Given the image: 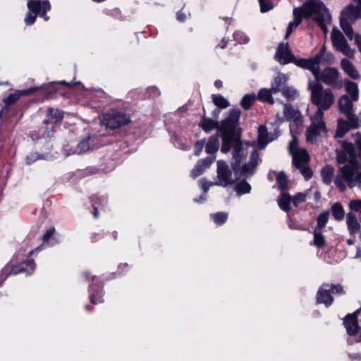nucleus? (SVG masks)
<instances>
[{
  "instance_id": "e2e57ef3",
  "label": "nucleus",
  "mask_w": 361,
  "mask_h": 361,
  "mask_svg": "<svg viewBox=\"0 0 361 361\" xmlns=\"http://www.w3.org/2000/svg\"><path fill=\"white\" fill-rule=\"evenodd\" d=\"M54 129L53 126H51V127H48L47 128L46 132H44V130H40V137H44V138L50 137L54 135Z\"/></svg>"
},
{
  "instance_id": "13d9d810",
  "label": "nucleus",
  "mask_w": 361,
  "mask_h": 361,
  "mask_svg": "<svg viewBox=\"0 0 361 361\" xmlns=\"http://www.w3.org/2000/svg\"><path fill=\"white\" fill-rule=\"evenodd\" d=\"M330 212L329 211H324L317 217V226H325L328 221Z\"/></svg>"
},
{
  "instance_id": "39448f33",
  "label": "nucleus",
  "mask_w": 361,
  "mask_h": 361,
  "mask_svg": "<svg viewBox=\"0 0 361 361\" xmlns=\"http://www.w3.org/2000/svg\"><path fill=\"white\" fill-rule=\"evenodd\" d=\"M232 147H233V161L231 163V166L233 169L238 172L241 167V164L247 154V148L243 147L240 139L235 137V135L222 134L221 152L227 153Z\"/></svg>"
},
{
  "instance_id": "423d86ee",
  "label": "nucleus",
  "mask_w": 361,
  "mask_h": 361,
  "mask_svg": "<svg viewBox=\"0 0 361 361\" xmlns=\"http://www.w3.org/2000/svg\"><path fill=\"white\" fill-rule=\"evenodd\" d=\"M298 140L295 135H293L288 145V152L293 157L294 166L300 170L306 180L312 176V173L308 166L309 155L306 149L298 147Z\"/></svg>"
},
{
  "instance_id": "f8f14e48",
  "label": "nucleus",
  "mask_w": 361,
  "mask_h": 361,
  "mask_svg": "<svg viewBox=\"0 0 361 361\" xmlns=\"http://www.w3.org/2000/svg\"><path fill=\"white\" fill-rule=\"evenodd\" d=\"M130 121L129 117L125 113L113 110L104 116L102 123L109 128L115 129L128 124Z\"/></svg>"
},
{
  "instance_id": "c9c22d12",
  "label": "nucleus",
  "mask_w": 361,
  "mask_h": 361,
  "mask_svg": "<svg viewBox=\"0 0 361 361\" xmlns=\"http://www.w3.org/2000/svg\"><path fill=\"white\" fill-rule=\"evenodd\" d=\"M219 148L218 136H211L206 144V152L210 154H214Z\"/></svg>"
},
{
  "instance_id": "6e6d98bb",
  "label": "nucleus",
  "mask_w": 361,
  "mask_h": 361,
  "mask_svg": "<svg viewBox=\"0 0 361 361\" xmlns=\"http://www.w3.org/2000/svg\"><path fill=\"white\" fill-rule=\"evenodd\" d=\"M234 39L240 44H246L248 42L247 37L245 33L237 31L233 33Z\"/></svg>"
},
{
  "instance_id": "4be33fe9",
  "label": "nucleus",
  "mask_w": 361,
  "mask_h": 361,
  "mask_svg": "<svg viewBox=\"0 0 361 361\" xmlns=\"http://www.w3.org/2000/svg\"><path fill=\"white\" fill-rule=\"evenodd\" d=\"M39 87H30L26 90H17L14 93L10 94L7 97L4 98L3 102L5 106H7L11 104L15 103L18 101L20 97L25 95H31L34 94Z\"/></svg>"
},
{
  "instance_id": "603ef678",
  "label": "nucleus",
  "mask_w": 361,
  "mask_h": 361,
  "mask_svg": "<svg viewBox=\"0 0 361 361\" xmlns=\"http://www.w3.org/2000/svg\"><path fill=\"white\" fill-rule=\"evenodd\" d=\"M211 218L216 224H224L228 219V214L226 212H217L211 214Z\"/></svg>"
},
{
  "instance_id": "1a4fd4ad",
  "label": "nucleus",
  "mask_w": 361,
  "mask_h": 361,
  "mask_svg": "<svg viewBox=\"0 0 361 361\" xmlns=\"http://www.w3.org/2000/svg\"><path fill=\"white\" fill-rule=\"evenodd\" d=\"M360 322L361 323V307L352 313H348L343 318L342 324L349 337L353 338L359 333Z\"/></svg>"
},
{
  "instance_id": "5fc2aeb1",
  "label": "nucleus",
  "mask_w": 361,
  "mask_h": 361,
  "mask_svg": "<svg viewBox=\"0 0 361 361\" xmlns=\"http://www.w3.org/2000/svg\"><path fill=\"white\" fill-rule=\"evenodd\" d=\"M258 1L262 13L267 12L274 8L273 3L271 0H258Z\"/></svg>"
},
{
  "instance_id": "09e8293b",
  "label": "nucleus",
  "mask_w": 361,
  "mask_h": 361,
  "mask_svg": "<svg viewBox=\"0 0 361 361\" xmlns=\"http://www.w3.org/2000/svg\"><path fill=\"white\" fill-rule=\"evenodd\" d=\"M293 16H294V20L289 23L288 26L287 27L286 34V38H288V36L290 35V33L293 31V27H298L302 22L301 16H299L297 15L293 10Z\"/></svg>"
},
{
  "instance_id": "69168bd1",
  "label": "nucleus",
  "mask_w": 361,
  "mask_h": 361,
  "mask_svg": "<svg viewBox=\"0 0 361 361\" xmlns=\"http://www.w3.org/2000/svg\"><path fill=\"white\" fill-rule=\"evenodd\" d=\"M348 357L350 361H361V353H348Z\"/></svg>"
},
{
  "instance_id": "de8ad7c7",
  "label": "nucleus",
  "mask_w": 361,
  "mask_h": 361,
  "mask_svg": "<svg viewBox=\"0 0 361 361\" xmlns=\"http://www.w3.org/2000/svg\"><path fill=\"white\" fill-rule=\"evenodd\" d=\"M348 123L345 121L343 119H338V128L336 132V137H343L348 130Z\"/></svg>"
},
{
  "instance_id": "338daca9",
  "label": "nucleus",
  "mask_w": 361,
  "mask_h": 361,
  "mask_svg": "<svg viewBox=\"0 0 361 361\" xmlns=\"http://www.w3.org/2000/svg\"><path fill=\"white\" fill-rule=\"evenodd\" d=\"M355 142L361 152V133H357L355 135Z\"/></svg>"
},
{
  "instance_id": "37998d69",
  "label": "nucleus",
  "mask_w": 361,
  "mask_h": 361,
  "mask_svg": "<svg viewBox=\"0 0 361 361\" xmlns=\"http://www.w3.org/2000/svg\"><path fill=\"white\" fill-rule=\"evenodd\" d=\"M281 92L289 101L295 100L299 96L298 91L293 87L286 86Z\"/></svg>"
},
{
  "instance_id": "e433bc0d",
  "label": "nucleus",
  "mask_w": 361,
  "mask_h": 361,
  "mask_svg": "<svg viewBox=\"0 0 361 361\" xmlns=\"http://www.w3.org/2000/svg\"><path fill=\"white\" fill-rule=\"evenodd\" d=\"M331 213L333 217L337 221L342 220L345 216V211L340 202H336L332 204Z\"/></svg>"
},
{
  "instance_id": "9d476101",
  "label": "nucleus",
  "mask_w": 361,
  "mask_h": 361,
  "mask_svg": "<svg viewBox=\"0 0 361 361\" xmlns=\"http://www.w3.org/2000/svg\"><path fill=\"white\" fill-rule=\"evenodd\" d=\"M331 39L332 41L333 46L337 51H341L348 57L353 56L355 52L354 50L350 47L343 34L336 27L332 29Z\"/></svg>"
},
{
  "instance_id": "b1692460",
  "label": "nucleus",
  "mask_w": 361,
  "mask_h": 361,
  "mask_svg": "<svg viewBox=\"0 0 361 361\" xmlns=\"http://www.w3.org/2000/svg\"><path fill=\"white\" fill-rule=\"evenodd\" d=\"M214 157H208L202 159H200L195 168L191 171V176L195 178L200 176L205 169L209 167V166L214 161Z\"/></svg>"
},
{
  "instance_id": "aec40b11",
  "label": "nucleus",
  "mask_w": 361,
  "mask_h": 361,
  "mask_svg": "<svg viewBox=\"0 0 361 361\" xmlns=\"http://www.w3.org/2000/svg\"><path fill=\"white\" fill-rule=\"evenodd\" d=\"M261 161L258 152L255 149L253 150L251 153L249 162L243 164L241 167L242 175L244 176L252 175Z\"/></svg>"
},
{
  "instance_id": "a211bd4d",
  "label": "nucleus",
  "mask_w": 361,
  "mask_h": 361,
  "mask_svg": "<svg viewBox=\"0 0 361 361\" xmlns=\"http://www.w3.org/2000/svg\"><path fill=\"white\" fill-rule=\"evenodd\" d=\"M347 256V252H341L340 243H337L335 247H331L324 254V259L329 264H335L341 262Z\"/></svg>"
},
{
  "instance_id": "774afa93",
  "label": "nucleus",
  "mask_w": 361,
  "mask_h": 361,
  "mask_svg": "<svg viewBox=\"0 0 361 361\" xmlns=\"http://www.w3.org/2000/svg\"><path fill=\"white\" fill-rule=\"evenodd\" d=\"M354 40H355V43L357 45L359 51L361 52V35H360L358 34H355Z\"/></svg>"
},
{
  "instance_id": "7ed1b4c3",
  "label": "nucleus",
  "mask_w": 361,
  "mask_h": 361,
  "mask_svg": "<svg viewBox=\"0 0 361 361\" xmlns=\"http://www.w3.org/2000/svg\"><path fill=\"white\" fill-rule=\"evenodd\" d=\"M42 245L30 250L26 254V250L20 248L13 256L11 260L0 271V286L10 275L25 274L26 276L32 275L35 269L36 264L31 256L42 249Z\"/></svg>"
},
{
  "instance_id": "f3484780",
  "label": "nucleus",
  "mask_w": 361,
  "mask_h": 361,
  "mask_svg": "<svg viewBox=\"0 0 361 361\" xmlns=\"http://www.w3.org/2000/svg\"><path fill=\"white\" fill-rule=\"evenodd\" d=\"M279 135L280 131L278 129H274V134H271L267 132L265 126H260L258 128L259 148L264 149L269 142L276 140Z\"/></svg>"
},
{
  "instance_id": "f257e3e1",
  "label": "nucleus",
  "mask_w": 361,
  "mask_h": 361,
  "mask_svg": "<svg viewBox=\"0 0 361 361\" xmlns=\"http://www.w3.org/2000/svg\"><path fill=\"white\" fill-rule=\"evenodd\" d=\"M337 160L344 165L339 167L334 178V169L330 165L325 166L321 171L324 183L330 185L332 181L341 191L347 186L353 188L357 187L361 190V164L356 159V152L352 142H343L341 149L337 152Z\"/></svg>"
},
{
  "instance_id": "f03ea898",
  "label": "nucleus",
  "mask_w": 361,
  "mask_h": 361,
  "mask_svg": "<svg viewBox=\"0 0 361 361\" xmlns=\"http://www.w3.org/2000/svg\"><path fill=\"white\" fill-rule=\"evenodd\" d=\"M308 89L311 92L312 104L317 106V111L310 116L311 125L305 132L307 140L313 142L317 136L326 131L323 111L331 106L335 101V97L330 89H324L319 82L310 81Z\"/></svg>"
},
{
  "instance_id": "ea45409f",
  "label": "nucleus",
  "mask_w": 361,
  "mask_h": 361,
  "mask_svg": "<svg viewBox=\"0 0 361 361\" xmlns=\"http://www.w3.org/2000/svg\"><path fill=\"white\" fill-rule=\"evenodd\" d=\"M235 190L237 195L240 196L244 194L250 193L251 186L246 180H241L235 185Z\"/></svg>"
},
{
  "instance_id": "c756f323",
  "label": "nucleus",
  "mask_w": 361,
  "mask_h": 361,
  "mask_svg": "<svg viewBox=\"0 0 361 361\" xmlns=\"http://www.w3.org/2000/svg\"><path fill=\"white\" fill-rule=\"evenodd\" d=\"M291 201L292 199L290 195L283 191L281 192V196L278 200V204L281 209L285 212H288L290 209Z\"/></svg>"
},
{
  "instance_id": "bf43d9fd",
  "label": "nucleus",
  "mask_w": 361,
  "mask_h": 361,
  "mask_svg": "<svg viewBox=\"0 0 361 361\" xmlns=\"http://www.w3.org/2000/svg\"><path fill=\"white\" fill-rule=\"evenodd\" d=\"M306 193L299 192L296 194L292 200L293 204L295 207H298L299 204L304 202L306 200Z\"/></svg>"
},
{
  "instance_id": "0eeeda50",
  "label": "nucleus",
  "mask_w": 361,
  "mask_h": 361,
  "mask_svg": "<svg viewBox=\"0 0 361 361\" xmlns=\"http://www.w3.org/2000/svg\"><path fill=\"white\" fill-rule=\"evenodd\" d=\"M28 12L25 18V23L27 25H32L37 18V16L42 18L44 21H47L49 17L47 13L50 11L51 5L48 0H30L27 4Z\"/></svg>"
},
{
  "instance_id": "a878e982",
  "label": "nucleus",
  "mask_w": 361,
  "mask_h": 361,
  "mask_svg": "<svg viewBox=\"0 0 361 361\" xmlns=\"http://www.w3.org/2000/svg\"><path fill=\"white\" fill-rule=\"evenodd\" d=\"M92 206L93 207V216L97 218L99 216V209H102L107 204V198L105 196L94 195L91 197Z\"/></svg>"
},
{
  "instance_id": "8fccbe9b",
  "label": "nucleus",
  "mask_w": 361,
  "mask_h": 361,
  "mask_svg": "<svg viewBox=\"0 0 361 361\" xmlns=\"http://www.w3.org/2000/svg\"><path fill=\"white\" fill-rule=\"evenodd\" d=\"M322 286H325V288H329V290H331V294H339V295H343L345 294V290H343V286L338 283V284H334V283H331V284H329V283H322Z\"/></svg>"
},
{
  "instance_id": "c03bdc74",
  "label": "nucleus",
  "mask_w": 361,
  "mask_h": 361,
  "mask_svg": "<svg viewBox=\"0 0 361 361\" xmlns=\"http://www.w3.org/2000/svg\"><path fill=\"white\" fill-rule=\"evenodd\" d=\"M256 98L257 97L255 94H245L240 102V105L243 107V109L245 110L249 109L253 104Z\"/></svg>"
},
{
  "instance_id": "5701e85b",
  "label": "nucleus",
  "mask_w": 361,
  "mask_h": 361,
  "mask_svg": "<svg viewBox=\"0 0 361 361\" xmlns=\"http://www.w3.org/2000/svg\"><path fill=\"white\" fill-rule=\"evenodd\" d=\"M324 286H321L317 293V303L324 304L326 307L331 305L334 302V297L331 294V290L324 288Z\"/></svg>"
},
{
  "instance_id": "6e6552de",
  "label": "nucleus",
  "mask_w": 361,
  "mask_h": 361,
  "mask_svg": "<svg viewBox=\"0 0 361 361\" xmlns=\"http://www.w3.org/2000/svg\"><path fill=\"white\" fill-rule=\"evenodd\" d=\"M314 75L316 82H322L324 84L332 87H341V82L340 80L339 72L334 67H328L320 71L319 66L307 68Z\"/></svg>"
},
{
  "instance_id": "2eb2a0df",
  "label": "nucleus",
  "mask_w": 361,
  "mask_h": 361,
  "mask_svg": "<svg viewBox=\"0 0 361 361\" xmlns=\"http://www.w3.org/2000/svg\"><path fill=\"white\" fill-rule=\"evenodd\" d=\"M94 138L87 137L81 140L75 146H70L66 145L63 147V152L66 156L72 154H81L90 149H94Z\"/></svg>"
},
{
  "instance_id": "412c9836",
  "label": "nucleus",
  "mask_w": 361,
  "mask_h": 361,
  "mask_svg": "<svg viewBox=\"0 0 361 361\" xmlns=\"http://www.w3.org/2000/svg\"><path fill=\"white\" fill-rule=\"evenodd\" d=\"M325 52L326 47L325 46H323L319 52L314 56L310 59H301V60L298 61V64L299 65V67L302 68H307L319 66V64L322 62V58L324 55Z\"/></svg>"
},
{
  "instance_id": "3c124183",
  "label": "nucleus",
  "mask_w": 361,
  "mask_h": 361,
  "mask_svg": "<svg viewBox=\"0 0 361 361\" xmlns=\"http://www.w3.org/2000/svg\"><path fill=\"white\" fill-rule=\"evenodd\" d=\"M276 183L282 192L288 187V179L284 172H280L276 177Z\"/></svg>"
},
{
  "instance_id": "20e7f679",
  "label": "nucleus",
  "mask_w": 361,
  "mask_h": 361,
  "mask_svg": "<svg viewBox=\"0 0 361 361\" xmlns=\"http://www.w3.org/2000/svg\"><path fill=\"white\" fill-rule=\"evenodd\" d=\"M301 19L312 18L316 22L326 35L328 33L326 25L331 21V16L329 10L320 0H308L301 6L293 9Z\"/></svg>"
},
{
  "instance_id": "4c0bfd02",
  "label": "nucleus",
  "mask_w": 361,
  "mask_h": 361,
  "mask_svg": "<svg viewBox=\"0 0 361 361\" xmlns=\"http://www.w3.org/2000/svg\"><path fill=\"white\" fill-rule=\"evenodd\" d=\"M55 233V227H51L47 231V232L43 235L42 239L43 240V243H46L48 245L53 246L58 243V240L56 238L53 236Z\"/></svg>"
},
{
  "instance_id": "393cba45",
  "label": "nucleus",
  "mask_w": 361,
  "mask_h": 361,
  "mask_svg": "<svg viewBox=\"0 0 361 361\" xmlns=\"http://www.w3.org/2000/svg\"><path fill=\"white\" fill-rule=\"evenodd\" d=\"M288 79V78L286 74L279 73V75L274 79L271 86V91L274 92V94L281 92L283 88L286 87L285 85Z\"/></svg>"
},
{
  "instance_id": "dca6fc26",
  "label": "nucleus",
  "mask_w": 361,
  "mask_h": 361,
  "mask_svg": "<svg viewBox=\"0 0 361 361\" xmlns=\"http://www.w3.org/2000/svg\"><path fill=\"white\" fill-rule=\"evenodd\" d=\"M275 59L281 63V64H287L289 63H293L297 66L299 67L298 64V61L301 60V59H296L295 56L290 51L288 44L285 43H280L278 46Z\"/></svg>"
},
{
  "instance_id": "79ce46f5",
  "label": "nucleus",
  "mask_w": 361,
  "mask_h": 361,
  "mask_svg": "<svg viewBox=\"0 0 361 361\" xmlns=\"http://www.w3.org/2000/svg\"><path fill=\"white\" fill-rule=\"evenodd\" d=\"M49 154H39L36 152H30L26 157V163L31 164L37 160L49 159Z\"/></svg>"
},
{
  "instance_id": "7c9ffc66",
  "label": "nucleus",
  "mask_w": 361,
  "mask_h": 361,
  "mask_svg": "<svg viewBox=\"0 0 361 361\" xmlns=\"http://www.w3.org/2000/svg\"><path fill=\"white\" fill-rule=\"evenodd\" d=\"M352 22L346 20L345 18H340V25L345 35L350 40H353L355 38V35L353 27L351 26Z\"/></svg>"
},
{
  "instance_id": "a18cd8bd",
  "label": "nucleus",
  "mask_w": 361,
  "mask_h": 361,
  "mask_svg": "<svg viewBox=\"0 0 361 361\" xmlns=\"http://www.w3.org/2000/svg\"><path fill=\"white\" fill-rule=\"evenodd\" d=\"M212 101L216 106L221 109H226L230 105L228 101L221 94H213Z\"/></svg>"
},
{
  "instance_id": "680f3d73",
  "label": "nucleus",
  "mask_w": 361,
  "mask_h": 361,
  "mask_svg": "<svg viewBox=\"0 0 361 361\" xmlns=\"http://www.w3.org/2000/svg\"><path fill=\"white\" fill-rule=\"evenodd\" d=\"M205 145V140H198L195 143V154L196 156H199L200 152H202L204 146Z\"/></svg>"
},
{
  "instance_id": "4468645a",
  "label": "nucleus",
  "mask_w": 361,
  "mask_h": 361,
  "mask_svg": "<svg viewBox=\"0 0 361 361\" xmlns=\"http://www.w3.org/2000/svg\"><path fill=\"white\" fill-rule=\"evenodd\" d=\"M217 178L218 180L214 183L216 185L226 187L234 182L232 178V171L224 161L219 160L217 161Z\"/></svg>"
},
{
  "instance_id": "052dcab7",
  "label": "nucleus",
  "mask_w": 361,
  "mask_h": 361,
  "mask_svg": "<svg viewBox=\"0 0 361 361\" xmlns=\"http://www.w3.org/2000/svg\"><path fill=\"white\" fill-rule=\"evenodd\" d=\"M347 226H360L357 216L353 212H349L346 215Z\"/></svg>"
},
{
  "instance_id": "4d7b16f0",
  "label": "nucleus",
  "mask_w": 361,
  "mask_h": 361,
  "mask_svg": "<svg viewBox=\"0 0 361 361\" xmlns=\"http://www.w3.org/2000/svg\"><path fill=\"white\" fill-rule=\"evenodd\" d=\"M349 207L351 210L358 212L360 218L361 219V200H352L349 203Z\"/></svg>"
},
{
  "instance_id": "2f4dec72",
  "label": "nucleus",
  "mask_w": 361,
  "mask_h": 361,
  "mask_svg": "<svg viewBox=\"0 0 361 361\" xmlns=\"http://www.w3.org/2000/svg\"><path fill=\"white\" fill-rule=\"evenodd\" d=\"M314 228V239L313 244L317 247H322L325 245V238L322 233V229L324 227H311Z\"/></svg>"
},
{
  "instance_id": "cd10ccee",
  "label": "nucleus",
  "mask_w": 361,
  "mask_h": 361,
  "mask_svg": "<svg viewBox=\"0 0 361 361\" xmlns=\"http://www.w3.org/2000/svg\"><path fill=\"white\" fill-rule=\"evenodd\" d=\"M340 111L344 114L353 111V100L348 95H343L338 100Z\"/></svg>"
},
{
  "instance_id": "f704fd0d",
  "label": "nucleus",
  "mask_w": 361,
  "mask_h": 361,
  "mask_svg": "<svg viewBox=\"0 0 361 361\" xmlns=\"http://www.w3.org/2000/svg\"><path fill=\"white\" fill-rule=\"evenodd\" d=\"M199 126L207 133L218 128L219 123L213 119L204 117L199 123Z\"/></svg>"
},
{
  "instance_id": "0e129e2a",
  "label": "nucleus",
  "mask_w": 361,
  "mask_h": 361,
  "mask_svg": "<svg viewBox=\"0 0 361 361\" xmlns=\"http://www.w3.org/2000/svg\"><path fill=\"white\" fill-rule=\"evenodd\" d=\"M159 90L155 87H150L147 90V94L149 97H157L159 95Z\"/></svg>"
},
{
  "instance_id": "ddd939ff",
  "label": "nucleus",
  "mask_w": 361,
  "mask_h": 361,
  "mask_svg": "<svg viewBox=\"0 0 361 361\" xmlns=\"http://www.w3.org/2000/svg\"><path fill=\"white\" fill-rule=\"evenodd\" d=\"M240 110L233 109L229 111L228 116L221 125L222 134L234 135L236 127L239 123Z\"/></svg>"
},
{
  "instance_id": "864d4df0",
  "label": "nucleus",
  "mask_w": 361,
  "mask_h": 361,
  "mask_svg": "<svg viewBox=\"0 0 361 361\" xmlns=\"http://www.w3.org/2000/svg\"><path fill=\"white\" fill-rule=\"evenodd\" d=\"M347 117L350 128H357L359 127L358 118L353 113V111L345 114Z\"/></svg>"
},
{
  "instance_id": "bb28decb",
  "label": "nucleus",
  "mask_w": 361,
  "mask_h": 361,
  "mask_svg": "<svg viewBox=\"0 0 361 361\" xmlns=\"http://www.w3.org/2000/svg\"><path fill=\"white\" fill-rule=\"evenodd\" d=\"M341 67L346 74L349 75V77L353 79H357L360 78V74L358 71L356 70L354 65L348 59H343L341 62Z\"/></svg>"
},
{
  "instance_id": "72a5a7b5",
  "label": "nucleus",
  "mask_w": 361,
  "mask_h": 361,
  "mask_svg": "<svg viewBox=\"0 0 361 361\" xmlns=\"http://www.w3.org/2000/svg\"><path fill=\"white\" fill-rule=\"evenodd\" d=\"M283 114L285 118L288 120H297L300 116V111L292 108L290 104H285L283 107Z\"/></svg>"
},
{
  "instance_id": "6ab92c4d",
  "label": "nucleus",
  "mask_w": 361,
  "mask_h": 361,
  "mask_svg": "<svg viewBox=\"0 0 361 361\" xmlns=\"http://www.w3.org/2000/svg\"><path fill=\"white\" fill-rule=\"evenodd\" d=\"M357 2V6L349 5L341 12L342 18H345L354 23L357 18H361V0H354Z\"/></svg>"
},
{
  "instance_id": "a19ab883",
  "label": "nucleus",
  "mask_w": 361,
  "mask_h": 361,
  "mask_svg": "<svg viewBox=\"0 0 361 361\" xmlns=\"http://www.w3.org/2000/svg\"><path fill=\"white\" fill-rule=\"evenodd\" d=\"M47 117L51 122L58 123L63 117V112L56 109L49 108L47 112Z\"/></svg>"
},
{
  "instance_id": "58836bf2",
  "label": "nucleus",
  "mask_w": 361,
  "mask_h": 361,
  "mask_svg": "<svg viewBox=\"0 0 361 361\" xmlns=\"http://www.w3.org/2000/svg\"><path fill=\"white\" fill-rule=\"evenodd\" d=\"M273 94L274 92L271 91V87L270 89H261L259 91L257 97L262 102H266L273 104L274 103L272 97Z\"/></svg>"
},
{
  "instance_id": "c85d7f7f",
  "label": "nucleus",
  "mask_w": 361,
  "mask_h": 361,
  "mask_svg": "<svg viewBox=\"0 0 361 361\" xmlns=\"http://www.w3.org/2000/svg\"><path fill=\"white\" fill-rule=\"evenodd\" d=\"M129 269V265L128 263H121L118 265V269L115 272L109 274L104 278L106 281H110L116 278L120 277L126 274Z\"/></svg>"
},
{
  "instance_id": "49530a36",
  "label": "nucleus",
  "mask_w": 361,
  "mask_h": 361,
  "mask_svg": "<svg viewBox=\"0 0 361 361\" xmlns=\"http://www.w3.org/2000/svg\"><path fill=\"white\" fill-rule=\"evenodd\" d=\"M212 183H215V182L208 183L206 180H204V179L200 180V187L202 188V189L204 191V195H201L198 200L195 199V202L201 203L206 200V193L207 192L209 187L212 185H216V184H212Z\"/></svg>"
},
{
  "instance_id": "473e14b6",
  "label": "nucleus",
  "mask_w": 361,
  "mask_h": 361,
  "mask_svg": "<svg viewBox=\"0 0 361 361\" xmlns=\"http://www.w3.org/2000/svg\"><path fill=\"white\" fill-rule=\"evenodd\" d=\"M346 92L350 95L353 101L355 102L359 98V90L357 85L351 81H347L345 84Z\"/></svg>"
},
{
  "instance_id": "9b49d317",
  "label": "nucleus",
  "mask_w": 361,
  "mask_h": 361,
  "mask_svg": "<svg viewBox=\"0 0 361 361\" xmlns=\"http://www.w3.org/2000/svg\"><path fill=\"white\" fill-rule=\"evenodd\" d=\"M104 278L105 277L101 280L100 278L97 276H92L91 277L92 283L89 285L88 292L90 301L93 305L103 302L104 286V282L106 281L104 280Z\"/></svg>"
}]
</instances>
